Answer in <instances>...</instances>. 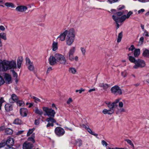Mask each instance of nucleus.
I'll use <instances>...</instances> for the list:
<instances>
[{"instance_id":"1","label":"nucleus","mask_w":149,"mask_h":149,"mask_svg":"<svg viewBox=\"0 0 149 149\" xmlns=\"http://www.w3.org/2000/svg\"><path fill=\"white\" fill-rule=\"evenodd\" d=\"M120 99L118 98L116 99L114 102H105V103L107 105V107L110 109L109 110L105 109L102 111V113L104 114H108L111 115L114 113V109L115 108L118 107L117 103L119 102L118 106L120 108H122L123 106L122 102H119Z\"/></svg>"},{"instance_id":"2","label":"nucleus","mask_w":149,"mask_h":149,"mask_svg":"<svg viewBox=\"0 0 149 149\" xmlns=\"http://www.w3.org/2000/svg\"><path fill=\"white\" fill-rule=\"evenodd\" d=\"M49 64L51 65L56 64L57 62L63 65L68 64L64 56L58 53H56L54 56H51L49 58Z\"/></svg>"},{"instance_id":"3","label":"nucleus","mask_w":149,"mask_h":149,"mask_svg":"<svg viewBox=\"0 0 149 149\" xmlns=\"http://www.w3.org/2000/svg\"><path fill=\"white\" fill-rule=\"evenodd\" d=\"M75 32L74 29L72 28L68 31L66 38V44L70 46L73 42L75 39Z\"/></svg>"},{"instance_id":"4","label":"nucleus","mask_w":149,"mask_h":149,"mask_svg":"<svg viewBox=\"0 0 149 149\" xmlns=\"http://www.w3.org/2000/svg\"><path fill=\"white\" fill-rule=\"evenodd\" d=\"M75 51V47H73L70 49L67 54V58L71 61H73L74 60L76 61H78V57L77 56H76L74 58V54Z\"/></svg>"},{"instance_id":"5","label":"nucleus","mask_w":149,"mask_h":149,"mask_svg":"<svg viewBox=\"0 0 149 149\" xmlns=\"http://www.w3.org/2000/svg\"><path fill=\"white\" fill-rule=\"evenodd\" d=\"M42 109L43 111L46 113V114H44L45 116L47 115L49 118H53L54 117L56 113L54 110L45 107H43Z\"/></svg>"},{"instance_id":"6","label":"nucleus","mask_w":149,"mask_h":149,"mask_svg":"<svg viewBox=\"0 0 149 149\" xmlns=\"http://www.w3.org/2000/svg\"><path fill=\"white\" fill-rule=\"evenodd\" d=\"M111 93L115 95H121L122 94V90L117 85H115L111 89Z\"/></svg>"},{"instance_id":"7","label":"nucleus","mask_w":149,"mask_h":149,"mask_svg":"<svg viewBox=\"0 0 149 149\" xmlns=\"http://www.w3.org/2000/svg\"><path fill=\"white\" fill-rule=\"evenodd\" d=\"M145 65V62L143 60L138 59L136 60V62H135V65L133 66V68L134 69L142 68L144 67Z\"/></svg>"},{"instance_id":"8","label":"nucleus","mask_w":149,"mask_h":149,"mask_svg":"<svg viewBox=\"0 0 149 149\" xmlns=\"http://www.w3.org/2000/svg\"><path fill=\"white\" fill-rule=\"evenodd\" d=\"M5 141L6 143L5 149H15L12 147L14 144V140L13 138H10Z\"/></svg>"},{"instance_id":"9","label":"nucleus","mask_w":149,"mask_h":149,"mask_svg":"<svg viewBox=\"0 0 149 149\" xmlns=\"http://www.w3.org/2000/svg\"><path fill=\"white\" fill-rule=\"evenodd\" d=\"M9 64V61L3 62L0 64V70L3 71H5L8 69H10Z\"/></svg>"},{"instance_id":"10","label":"nucleus","mask_w":149,"mask_h":149,"mask_svg":"<svg viewBox=\"0 0 149 149\" xmlns=\"http://www.w3.org/2000/svg\"><path fill=\"white\" fill-rule=\"evenodd\" d=\"M56 134L58 136L63 135L65 133L64 130L60 127H57L55 130Z\"/></svg>"},{"instance_id":"11","label":"nucleus","mask_w":149,"mask_h":149,"mask_svg":"<svg viewBox=\"0 0 149 149\" xmlns=\"http://www.w3.org/2000/svg\"><path fill=\"white\" fill-rule=\"evenodd\" d=\"M46 121L48 122L46 126L47 127L50 126L53 127L54 126V123L56 122V120L52 118H47L46 120Z\"/></svg>"},{"instance_id":"12","label":"nucleus","mask_w":149,"mask_h":149,"mask_svg":"<svg viewBox=\"0 0 149 149\" xmlns=\"http://www.w3.org/2000/svg\"><path fill=\"white\" fill-rule=\"evenodd\" d=\"M68 32V31L67 30H65L64 32L60 35L57 38L59 39V40L61 41H64L65 39L66 36H67Z\"/></svg>"},{"instance_id":"13","label":"nucleus","mask_w":149,"mask_h":149,"mask_svg":"<svg viewBox=\"0 0 149 149\" xmlns=\"http://www.w3.org/2000/svg\"><path fill=\"white\" fill-rule=\"evenodd\" d=\"M33 147V144L30 143L24 142L23 145V149H30Z\"/></svg>"},{"instance_id":"14","label":"nucleus","mask_w":149,"mask_h":149,"mask_svg":"<svg viewBox=\"0 0 149 149\" xmlns=\"http://www.w3.org/2000/svg\"><path fill=\"white\" fill-rule=\"evenodd\" d=\"M27 9L26 6H18L16 8V11L20 12H23L25 11Z\"/></svg>"},{"instance_id":"15","label":"nucleus","mask_w":149,"mask_h":149,"mask_svg":"<svg viewBox=\"0 0 149 149\" xmlns=\"http://www.w3.org/2000/svg\"><path fill=\"white\" fill-rule=\"evenodd\" d=\"M28 112V110L26 108H21L20 110V114L23 117L26 116Z\"/></svg>"},{"instance_id":"16","label":"nucleus","mask_w":149,"mask_h":149,"mask_svg":"<svg viewBox=\"0 0 149 149\" xmlns=\"http://www.w3.org/2000/svg\"><path fill=\"white\" fill-rule=\"evenodd\" d=\"M5 78L6 83L9 84L11 82V77L10 75L6 74L5 75Z\"/></svg>"},{"instance_id":"17","label":"nucleus","mask_w":149,"mask_h":149,"mask_svg":"<svg viewBox=\"0 0 149 149\" xmlns=\"http://www.w3.org/2000/svg\"><path fill=\"white\" fill-rule=\"evenodd\" d=\"M23 61V58L22 57L20 56L18 57L17 59V66L19 68H20L21 67V65Z\"/></svg>"},{"instance_id":"18","label":"nucleus","mask_w":149,"mask_h":149,"mask_svg":"<svg viewBox=\"0 0 149 149\" xmlns=\"http://www.w3.org/2000/svg\"><path fill=\"white\" fill-rule=\"evenodd\" d=\"M9 65L10 69L16 68L17 65L15 61H9Z\"/></svg>"},{"instance_id":"19","label":"nucleus","mask_w":149,"mask_h":149,"mask_svg":"<svg viewBox=\"0 0 149 149\" xmlns=\"http://www.w3.org/2000/svg\"><path fill=\"white\" fill-rule=\"evenodd\" d=\"M52 48L53 51H55L58 49V43L57 42L53 41L52 45Z\"/></svg>"},{"instance_id":"20","label":"nucleus","mask_w":149,"mask_h":149,"mask_svg":"<svg viewBox=\"0 0 149 149\" xmlns=\"http://www.w3.org/2000/svg\"><path fill=\"white\" fill-rule=\"evenodd\" d=\"M5 108L6 110L9 112L12 110L13 108L12 105L10 104H7L5 105Z\"/></svg>"},{"instance_id":"21","label":"nucleus","mask_w":149,"mask_h":149,"mask_svg":"<svg viewBox=\"0 0 149 149\" xmlns=\"http://www.w3.org/2000/svg\"><path fill=\"white\" fill-rule=\"evenodd\" d=\"M116 17L117 18H118V21L120 22H122L124 21L126 18V16L125 15H124L120 17L117 16L116 15Z\"/></svg>"},{"instance_id":"22","label":"nucleus","mask_w":149,"mask_h":149,"mask_svg":"<svg viewBox=\"0 0 149 149\" xmlns=\"http://www.w3.org/2000/svg\"><path fill=\"white\" fill-rule=\"evenodd\" d=\"M112 17L113 19L115 21L116 24V28L117 29H118L119 27V25L118 23L120 22L118 21V19L117 18L115 15H113Z\"/></svg>"},{"instance_id":"23","label":"nucleus","mask_w":149,"mask_h":149,"mask_svg":"<svg viewBox=\"0 0 149 149\" xmlns=\"http://www.w3.org/2000/svg\"><path fill=\"white\" fill-rule=\"evenodd\" d=\"M35 113L40 115H41L43 113L41 109H39L38 107H36L34 110Z\"/></svg>"},{"instance_id":"24","label":"nucleus","mask_w":149,"mask_h":149,"mask_svg":"<svg viewBox=\"0 0 149 149\" xmlns=\"http://www.w3.org/2000/svg\"><path fill=\"white\" fill-rule=\"evenodd\" d=\"M99 86L100 87L103 88L104 90H106L110 87L109 85L104 83H101L100 84Z\"/></svg>"},{"instance_id":"25","label":"nucleus","mask_w":149,"mask_h":149,"mask_svg":"<svg viewBox=\"0 0 149 149\" xmlns=\"http://www.w3.org/2000/svg\"><path fill=\"white\" fill-rule=\"evenodd\" d=\"M130 54H128V59L129 61L132 63H134L136 62V60L135 59L134 57L130 56Z\"/></svg>"},{"instance_id":"26","label":"nucleus","mask_w":149,"mask_h":149,"mask_svg":"<svg viewBox=\"0 0 149 149\" xmlns=\"http://www.w3.org/2000/svg\"><path fill=\"white\" fill-rule=\"evenodd\" d=\"M143 55L144 57L149 58V50L145 49L143 53Z\"/></svg>"},{"instance_id":"27","label":"nucleus","mask_w":149,"mask_h":149,"mask_svg":"<svg viewBox=\"0 0 149 149\" xmlns=\"http://www.w3.org/2000/svg\"><path fill=\"white\" fill-rule=\"evenodd\" d=\"M34 138L35 134L33 133L32 134L31 136L29 137L28 138V140L29 141H32L33 143H35V141L34 140Z\"/></svg>"},{"instance_id":"28","label":"nucleus","mask_w":149,"mask_h":149,"mask_svg":"<svg viewBox=\"0 0 149 149\" xmlns=\"http://www.w3.org/2000/svg\"><path fill=\"white\" fill-rule=\"evenodd\" d=\"M13 123L15 124L20 125L22 123V122L21 120L17 118L14 120Z\"/></svg>"},{"instance_id":"29","label":"nucleus","mask_w":149,"mask_h":149,"mask_svg":"<svg viewBox=\"0 0 149 149\" xmlns=\"http://www.w3.org/2000/svg\"><path fill=\"white\" fill-rule=\"evenodd\" d=\"M5 132L6 134H11L13 133V130L10 128H6L5 130Z\"/></svg>"},{"instance_id":"30","label":"nucleus","mask_w":149,"mask_h":149,"mask_svg":"<svg viewBox=\"0 0 149 149\" xmlns=\"http://www.w3.org/2000/svg\"><path fill=\"white\" fill-rule=\"evenodd\" d=\"M140 54V49H136L135 50L134 52V55L135 57L138 56Z\"/></svg>"},{"instance_id":"31","label":"nucleus","mask_w":149,"mask_h":149,"mask_svg":"<svg viewBox=\"0 0 149 149\" xmlns=\"http://www.w3.org/2000/svg\"><path fill=\"white\" fill-rule=\"evenodd\" d=\"M123 36V32L121 31L119 33L117 39V42H119L121 41Z\"/></svg>"},{"instance_id":"32","label":"nucleus","mask_w":149,"mask_h":149,"mask_svg":"<svg viewBox=\"0 0 149 149\" xmlns=\"http://www.w3.org/2000/svg\"><path fill=\"white\" fill-rule=\"evenodd\" d=\"M68 71L70 73H72L73 74H75L77 72L76 69L73 68H70L69 69Z\"/></svg>"},{"instance_id":"33","label":"nucleus","mask_w":149,"mask_h":149,"mask_svg":"<svg viewBox=\"0 0 149 149\" xmlns=\"http://www.w3.org/2000/svg\"><path fill=\"white\" fill-rule=\"evenodd\" d=\"M11 99L14 102H16L18 100L17 97L15 94H13L11 95Z\"/></svg>"},{"instance_id":"34","label":"nucleus","mask_w":149,"mask_h":149,"mask_svg":"<svg viewBox=\"0 0 149 149\" xmlns=\"http://www.w3.org/2000/svg\"><path fill=\"white\" fill-rule=\"evenodd\" d=\"M87 130L88 131V132L90 134L92 135H93L94 136H96L97 137V134H95L93 132L92 130H91V129H90L89 128H87Z\"/></svg>"},{"instance_id":"35","label":"nucleus","mask_w":149,"mask_h":149,"mask_svg":"<svg viewBox=\"0 0 149 149\" xmlns=\"http://www.w3.org/2000/svg\"><path fill=\"white\" fill-rule=\"evenodd\" d=\"M31 98L34 100V102L37 103L38 102H40V100L38 98L34 96L31 97Z\"/></svg>"},{"instance_id":"36","label":"nucleus","mask_w":149,"mask_h":149,"mask_svg":"<svg viewBox=\"0 0 149 149\" xmlns=\"http://www.w3.org/2000/svg\"><path fill=\"white\" fill-rule=\"evenodd\" d=\"M28 69L31 71H33L34 69V67L32 63V64H30L28 65Z\"/></svg>"},{"instance_id":"37","label":"nucleus","mask_w":149,"mask_h":149,"mask_svg":"<svg viewBox=\"0 0 149 149\" xmlns=\"http://www.w3.org/2000/svg\"><path fill=\"white\" fill-rule=\"evenodd\" d=\"M0 37L5 40H6V34L4 33H0Z\"/></svg>"},{"instance_id":"38","label":"nucleus","mask_w":149,"mask_h":149,"mask_svg":"<svg viewBox=\"0 0 149 149\" xmlns=\"http://www.w3.org/2000/svg\"><path fill=\"white\" fill-rule=\"evenodd\" d=\"M5 5L7 7H11L13 8L14 7L13 4L11 3H6L5 4Z\"/></svg>"},{"instance_id":"39","label":"nucleus","mask_w":149,"mask_h":149,"mask_svg":"<svg viewBox=\"0 0 149 149\" xmlns=\"http://www.w3.org/2000/svg\"><path fill=\"white\" fill-rule=\"evenodd\" d=\"M6 146V141L4 140L2 141L0 143V148H1L5 146Z\"/></svg>"},{"instance_id":"40","label":"nucleus","mask_w":149,"mask_h":149,"mask_svg":"<svg viewBox=\"0 0 149 149\" xmlns=\"http://www.w3.org/2000/svg\"><path fill=\"white\" fill-rule=\"evenodd\" d=\"M26 65H28L30 64H32L33 63L31 62L28 58H26Z\"/></svg>"},{"instance_id":"41","label":"nucleus","mask_w":149,"mask_h":149,"mask_svg":"<svg viewBox=\"0 0 149 149\" xmlns=\"http://www.w3.org/2000/svg\"><path fill=\"white\" fill-rule=\"evenodd\" d=\"M123 13V11L118 12L116 13L114 15H116L117 16L119 17V16H120L122 15Z\"/></svg>"},{"instance_id":"42","label":"nucleus","mask_w":149,"mask_h":149,"mask_svg":"<svg viewBox=\"0 0 149 149\" xmlns=\"http://www.w3.org/2000/svg\"><path fill=\"white\" fill-rule=\"evenodd\" d=\"M17 102V104L19 105V106H21L24 105V104L23 102L21 100H17V101L16 102Z\"/></svg>"},{"instance_id":"43","label":"nucleus","mask_w":149,"mask_h":149,"mask_svg":"<svg viewBox=\"0 0 149 149\" xmlns=\"http://www.w3.org/2000/svg\"><path fill=\"white\" fill-rule=\"evenodd\" d=\"M34 130L35 129L34 128L31 129H29L27 133V136H30L31 134L32 133Z\"/></svg>"},{"instance_id":"44","label":"nucleus","mask_w":149,"mask_h":149,"mask_svg":"<svg viewBox=\"0 0 149 149\" xmlns=\"http://www.w3.org/2000/svg\"><path fill=\"white\" fill-rule=\"evenodd\" d=\"M80 49L81 50V52L82 53V54L84 56H85L86 54V50L85 49L84 47H81L80 48Z\"/></svg>"},{"instance_id":"45","label":"nucleus","mask_w":149,"mask_h":149,"mask_svg":"<svg viewBox=\"0 0 149 149\" xmlns=\"http://www.w3.org/2000/svg\"><path fill=\"white\" fill-rule=\"evenodd\" d=\"M125 141H126L128 144H130V145L132 146L133 148L134 147V146L133 143L129 139H126L125 140Z\"/></svg>"},{"instance_id":"46","label":"nucleus","mask_w":149,"mask_h":149,"mask_svg":"<svg viewBox=\"0 0 149 149\" xmlns=\"http://www.w3.org/2000/svg\"><path fill=\"white\" fill-rule=\"evenodd\" d=\"M94 4L95 5L97 6H99L101 5L100 2L97 0H95L94 2Z\"/></svg>"},{"instance_id":"47","label":"nucleus","mask_w":149,"mask_h":149,"mask_svg":"<svg viewBox=\"0 0 149 149\" xmlns=\"http://www.w3.org/2000/svg\"><path fill=\"white\" fill-rule=\"evenodd\" d=\"M5 82V81L3 78L1 77H0V86L1 85L4 84Z\"/></svg>"},{"instance_id":"48","label":"nucleus","mask_w":149,"mask_h":149,"mask_svg":"<svg viewBox=\"0 0 149 149\" xmlns=\"http://www.w3.org/2000/svg\"><path fill=\"white\" fill-rule=\"evenodd\" d=\"M85 91L84 89H83L82 88H81L80 90H76L75 92L76 93L79 92L80 94H81L82 92H84Z\"/></svg>"},{"instance_id":"49","label":"nucleus","mask_w":149,"mask_h":149,"mask_svg":"<svg viewBox=\"0 0 149 149\" xmlns=\"http://www.w3.org/2000/svg\"><path fill=\"white\" fill-rule=\"evenodd\" d=\"M4 102V101L2 97H1L0 99V110L1 109V107L2 105V104L3 102Z\"/></svg>"},{"instance_id":"50","label":"nucleus","mask_w":149,"mask_h":149,"mask_svg":"<svg viewBox=\"0 0 149 149\" xmlns=\"http://www.w3.org/2000/svg\"><path fill=\"white\" fill-rule=\"evenodd\" d=\"M135 47L133 45H131L130 47L129 48L128 50L129 51H133L135 49Z\"/></svg>"},{"instance_id":"51","label":"nucleus","mask_w":149,"mask_h":149,"mask_svg":"<svg viewBox=\"0 0 149 149\" xmlns=\"http://www.w3.org/2000/svg\"><path fill=\"white\" fill-rule=\"evenodd\" d=\"M40 123V119L36 120L35 121L34 124L35 125H38Z\"/></svg>"},{"instance_id":"52","label":"nucleus","mask_w":149,"mask_h":149,"mask_svg":"<svg viewBox=\"0 0 149 149\" xmlns=\"http://www.w3.org/2000/svg\"><path fill=\"white\" fill-rule=\"evenodd\" d=\"M133 13L131 11H129L128 14H127V16H126V18H128Z\"/></svg>"},{"instance_id":"53","label":"nucleus","mask_w":149,"mask_h":149,"mask_svg":"<svg viewBox=\"0 0 149 149\" xmlns=\"http://www.w3.org/2000/svg\"><path fill=\"white\" fill-rule=\"evenodd\" d=\"M121 74L123 77H125L127 76V72L125 71L121 72Z\"/></svg>"},{"instance_id":"54","label":"nucleus","mask_w":149,"mask_h":149,"mask_svg":"<svg viewBox=\"0 0 149 149\" xmlns=\"http://www.w3.org/2000/svg\"><path fill=\"white\" fill-rule=\"evenodd\" d=\"M72 102V100L71 98H69L67 102V103L69 104Z\"/></svg>"},{"instance_id":"55","label":"nucleus","mask_w":149,"mask_h":149,"mask_svg":"<svg viewBox=\"0 0 149 149\" xmlns=\"http://www.w3.org/2000/svg\"><path fill=\"white\" fill-rule=\"evenodd\" d=\"M13 77H15L16 78L17 77H18L17 74L14 70H13Z\"/></svg>"},{"instance_id":"56","label":"nucleus","mask_w":149,"mask_h":149,"mask_svg":"<svg viewBox=\"0 0 149 149\" xmlns=\"http://www.w3.org/2000/svg\"><path fill=\"white\" fill-rule=\"evenodd\" d=\"M77 142L79 143V146H81L82 144V141L81 139H78Z\"/></svg>"},{"instance_id":"57","label":"nucleus","mask_w":149,"mask_h":149,"mask_svg":"<svg viewBox=\"0 0 149 149\" xmlns=\"http://www.w3.org/2000/svg\"><path fill=\"white\" fill-rule=\"evenodd\" d=\"M102 143L103 145H105L106 146H107L108 145L107 143L104 140L102 141Z\"/></svg>"},{"instance_id":"58","label":"nucleus","mask_w":149,"mask_h":149,"mask_svg":"<svg viewBox=\"0 0 149 149\" xmlns=\"http://www.w3.org/2000/svg\"><path fill=\"white\" fill-rule=\"evenodd\" d=\"M108 1L110 3H112L117 1L118 0H108Z\"/></svg>"},{"instance_id":"59","label":"nucleus","mask_w":149,"mask_h":149,"mask_svg":"<svg viewBox=\"0 0 149 149\" xmlns=\"http://www.w3.org/2000/svg\"><path fill=\"white\" fill-rule=\"evenodd\" d=\"M52 70V67H50L47 70V73H48L49 72Z\"/></svg>"},{"instance_id":"60","label":"nucleus","mask_w":149,"mask_h":149,"mask_svg":"<svg viewBox=\"0 0 149 149\" xmlns=\"http://www.w3.org/2000/svg\"><path fill=\"white\" fill-rule=\"evenodd\" d=\"M144 11H145V10L144 9H141L140 10H139L138 11V13L140 14L141 13H143V12H144Z\"/></svg>"},{"instance_id":"61","label":"nucleus","mask_w":149,"mask_h":149,"mask_svg":"<svg viewBox=\"0 0 149 149\" xmlns=\"http://www.w3.org/2000/svg\"><path fill=\"white\" fill-rule=\"evenodd\" d=\"M80 126L82 128H84L85 129H87L86 126L84 124H81L80 125Z\"/></svg>"},{"instance_id":"62","label":"nucleus","mask_w":149,"mask_h":149,"mask_svg":"<svg viewBox=\"0 0 149 149\" xmlns=\"http://www.w3.org/2000/svg\"><path fill=\"white\" fill-rule=\"evenodd\" d=\"M143 40H144L143 37H141L139 41H140V42L141 41V43H142L143 42Z\"/></svg>"},{"instance_id":"63","label":"nucleus","mask_w":149,"mask_h":149,"mask_svg":"<svg viewBox=\"0 0 149 149\" xmlns=\"http://www.w3.org/2000/svg\"><path fill=\"white\" fill-rule=\"evenodd\" d=\"M0 29L1 30L3 31L5 30V28L3 26L1 25L0 26Z\"/></svg>"},{"instance_id":"64","label":"nucleus","mask_w":149,"mask_h":149,"mask_svg":"<svg viewBox=\"0 0 149 149\" xmlns=\"http://www.w3.org/2000/svg\"><path fill=\"white\" fill-rule=\"evenodd\" d=\"M24 131H19L17 133V135L20 134H22L23 133Z\"/></svg>"}]
</instances>
